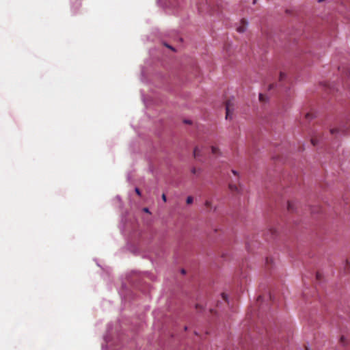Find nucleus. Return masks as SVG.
<instances>
[{
  "label": "nucleus",
  "instance_id": "7ed1b4c3",
  "mask_svg": "<svg viewBox=\"0 0 350 350\" xmlns=\"http://www.w3.org/2000/svg\"><path fill=\"white\" fill-rule=\"evenodd\" d=\"M247 29V23L245 22L244 20H242L241 21V23L240 25L237 27V31L239 32V33H244L246 31Z\"/></svg>",
  "mask_w": 350,
  "mask_h": 350
},
{
  "label": "nucleus",
  "instance_id": "4be33fe9",
  "mask_svg": "<svg viewBox=\"0 0 350 350\" xmlns=\"http://www.w3.org/2000/svg\"><path fill=\"white\" fill-rule=\"evenodd\" d=\"M306 350H310V349H306Z\"/></svg>",
  "mask_w": 350,
  "mask_h": 350
},
{
  "label": "nucleus",
  "instance_id": "a211bd4d",
  "mask_svg": "<svg viewBox=\"0 0 350 350\" xmlns=\"http://www.w3.org/2000/svg\"><path fill=\"white\" fill-rule=\"evenodd\" d=\"M181 272H182L183 274H185V269H182Z\"/></svg>",
  "mask_w": 350,
  "mask_h": 350
},
{
  "label": "nucleus",
  "instance_id": "f8f14e48",
  "mask_svg": "<svg viewBox=\"0 0 350 350\" xmlns=\"http://www.w3.org/2000/svg\"><path fill=\"white\" fill-rule=\"evenodd\" d=\"M135 192L138 196H141V191L139 188H135Z\"/></svg>",
  "mask_w": 350,
  "mask_h": 350
},
{
  "label": "nucleus",
  "instance_id": "9d476101",
  "mask_svg": "<svg viewBox=\"0 0 350 350\" xmlns=\"http://www.w3.org/2000/svg\"><path fill=\"white\" fill-rule=\"evenodd\" d=\"M221 296L222 297V298H223L225 301H226L227 302L228 301V295H227L226 293H221Z\"/></svg>",
  "mask_w": 350,
  "mask_h": 350
},
{
  "label": "nucleus",
  "instance_id": "6ab92c4d",
  "mask_svg": "<svg viewBox=\"0 0 350 350\" xmlns=\"http://www.w3.org/2000/svg\"><path fill=\"white\" fill-rule=\"evenodd\" d=\"M166 46H167V47L170 48L171 49H173L172 47H171L170 46H168V45H166Z\"/></svg>",
  "mask_w": 350,
  "mask_h": 350
},
{
  "label": "nucleus",
  "instance_id": "6e6552de",
  "mask_svg": "<svg viewBox=\"0 0 350 350\" xmlns=\"http://www.w3.org/2000/svg\"><path fill=\"white\" fill-rule=\"evenodd\" d=\"M339 341H340V342L342 345H345V344H346V338L344 336H340Z\"/></svg>",
  "mask_w": 350,
  "mask_h": 350
},
{
  "label": "nucleus",
  "instance_id": "f3484780",
  "mask_svg": "<svg viewBox=\"0 0 350 350\" xmlns=\"http://www.w3.org/2000/svg\"><path fill=\"white\" fill-rule=\"evenodd\" d=\"M144 211L146 212V213H148L149 211H148V208H144Z\"/></svg>",
  "mask_w": 350,
  "mask_h": 350
},
{
  "label": "nucleus",
  "instance_id": "ddd939ff",
  "mask_svg": "<svg viewBox=\"0 0 350 350\" xmlns=\"http://www.w3.org/2000/svg\"><path fill=\"white\" fill-rule=\"evenodd\" d=\"M213 153H215L217 150V148L215 146H212L211 148Z\"/></svg>",
  "mask_w": 350,
  "mask_h": 350
},
{
  "label": "nucleus",
  "instance_id": "412c9836",
  "mask_svg": "<svg viewBox=\"0 0 350 350\" xmlns=\"http://www.w3.org/2000/svg\"><path fill=\"white\" fill-rule=\"evenodd\" d=\"M324 1V0H319L318 1H319V2H322V1Z\"/></svg>",
  "mask_w": 350,
  "mask_h": 350
},
{
  "label": "nucleus",
  "instance_id": "dca6fc26",
  "mask_svg": "<svg viewBox=\"0 0 350 350\" xmlns=\"http://www.w3.org/2000/svg\"><path fill=\"white\" fill-rule=\"evenodd\" d=\"M337 131H337L336 129H332V130H331V133H332V134H334V133H336Z\"/></svg>",
  "mask_w": 350,
  "mask_h": 350
},
{
  "label": "nucleus",
  "instance_id": "39448f33",
  "mask_svg": "<svg viewBox=\"0 0 350 350\" xmlns=\"http://www.w3.org/2000/svg\"><path fill=\"white\" fill-rule=\"evenodd\" d=\"M287 208L289 211H295L297 209L296 202L293 201H288L287 204Z\"/></svg>",
  "mask_w": 350,
  "mask_h": 350
},
{
  "label": "nucleus",
  "instance_id": "423d86ee",
  "mask_svg": "<svg viewBox=\"0 0 350 350\" xmlns=\"http://www.w3.org/2000/svg\"><path fill=\"white\" fill-rule=\"evenodd\" d=\"M200 150L199 149L198 147H196L194 150H193V155L195 157H198L200 154Z\"/></svg>",
  "mask_w": 350,
  "mask_h": 350
},
{
  "label": "nucleus",
  "instance_id": "f03ea898",
  "mask_svg": "<svg viewBox=\"0 0 350 350\" xmlns=\"http://www.w3.org/2000/svg\"><path fill=\"white\" fill-rule=\"evenodd\" d=\"M226 107V120H232L233 118V112L234 110V98L229 99L225 102Z\"/></svg>",
  "mask_w": 350,
  "mask_h": 350
},
{
  "label": "nucleus",
  "instance_id": "0eeeda50",
  "mask_svg": "<svg viewBox=\"0 0 350 350\" xmlns=\"http://www.w3.org/2000/svg\"><path fill=\"white\" fill-rule=\"evenodd\" d=\"M193 198L192 196H188L186 200V202L187 204H191L193 203Z\"/></svg>",
  "mask_w": 350,
  "mask_h": 350
},
{
  "label": "nucleus",
  "instance_id": "f257e3e1",
  "mask_svg": "<svg viewBox=\"0 0 350 350\" xmlns=\"http://www.w3.org/2000/svg\"><path fill=\"white\" fill-rule=\"evenodd\" d=\"M232 173L234 175V180H231L228 183L229 191L234 195H242L243 193L244 185L241 182L239 173L234 170H232Z\"/></svg>",
  "mask_w": 350,
  "mask_h": 350
},
{
  "label": "nucleus",
  "instance_id": "2eb2a0df",
  "mask_svg": "<svg viewBox=\"0 0 350 350\" xmlns=\"http://www.w3.org/2000/svg\"><path fill=\"white\" fill-rule=\"evenodd\" d=\"M162 199L164 202L167 200L166 196L164 193L162 195Z\"/></svg>",
  "mask_w": 350,
  "mask_h": 350
},
{
  "label": "nucleus",
  "instance_id": "9b49d317",
  "mask_svg": "<svg viewBox=\"0 0 350 350\" xmlns=\"http://www.w3.org/2000/svg\"><path fill=\"white\" fill-rule=\"evenodd\" d=\"M258 97H259V100H260V101H263V100H264V96H263V94H259Z\"/></svg>",
  "mask_w": 350,
  "mask_h": 350
},
{
  "label": "nucleus",
  "instance_id": "20e7f679",
  "mask_svg": "<svg viewBox=\"0 0 350 350\" xmlns=\"http://www.w3.org/2000/svg\"><path fill=\"white\" fill-rule=\"evenodd\" d=\"M212 200H206L205 201V203H204V206L206 208V211L208 212H211L213 209V211H215L216 210V206H214L213 208V205H212Z\"/></svg>",
  "mask_w": 350,
  "mask_h": 350
},
{
  "label": "nucleus",
  "instance_id": "1a4fd4ad",
  "mask_svg": "<svg viewBox=\"0 0 350 350\" xmlns=\"http://www.w3.org/2000/svg\"><path fill=\"white\" fill-rule=\"evenodd\" d=\"M286 74L281 72L280 73V77H279L280 81H282L283 79H284L286 78Z\"/></svg>",
  "mask_w": 350,
  "mask_h": 350
},
{
  "label": "nucleus",
  "instance_id": "4468645a",
  "mask_svg": "<svg viewBox=\"0 0 350 350\" xmlns=\"http://www.w3.org/2000/svg\"><path fill=\"white\" fill-rule=\"evenodd\" d=\"M197 172H198V170H197L196 168H195V167H193V168L191 170V172H192L193 174H196V173H197Z\"/></svg>",
  "mask_w": 350,
  "mask_h": 350
},
{
  "label": "nucleus",
  "instance_id": "aec40b11",
  "mask_svg": "<svg viewBox=\"0 0 350 350\" xmlns=\"http://www.w3.org/2000/svg\"><path fill=\"white\" fill-rule=\"evenodd\" d=\"M186 123L190 124V121H185Z\"/></svg>",
  "mask_w": 350,
  "mask_h": 350
}]
</instances>
